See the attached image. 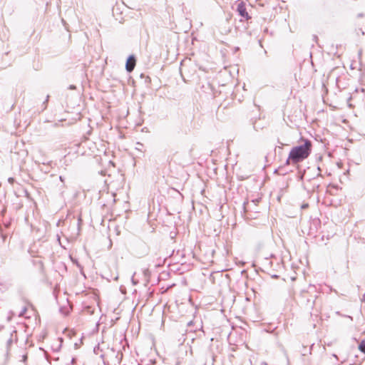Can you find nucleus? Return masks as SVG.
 <instances>
[{
  "label": "nucleus",
  "instance_id": "2",
  "mask_svg": "<svg viewBox=\"0 0 365 365\" xmlns=\"http://www.w3.org/2000/svg\"><path fill=\"white\" fill-rule=\"evenodd\" d=\"M237 11L239 14L246 20H249L251 18L246 10L245 4L242 1L237 4Z\"/></svg>",
  "mask_w": 365,
  "mask_h": 365
},
{
  "label": "nucleus",
  "instance_id": "3",
  "mask_svg": "<svg viewBox=\"0 0 365 365\" xmlns=\"http://www.w3.org/2000/svg\"><path fill=\"white\" fill-rule=\"evenodd\" d=\"M135 63H136V61H135V57L133 56H129L128 58L127 59L126 64H125V68H126L127 71H128V72L133 71L135 66Z\"/></svg>",
  "mask_w": 365,
  "mask_h": 365
},
{
  "label": "nucleus",
  "instance_id": "5",
  "mask_svg": "<svg viewBox=\"0 0 365 365\" xmlns=\"http://www.w3.org/2000/svg\"><path fill=\"white\" fill-rule=\"evenodd\" d=\"M359 349L365 354V341H362L359 344Z\"/></svg>",
  "mask_w": 365,
  "mask_h": 365
},
{
  "label": "nucleus",
  "instance_id": "4",
  "mask_svg": "<svg viewBox=\"0 0 365 365\" xmlns=\"http://www.w3.org/2000/svg\"><path fill=\"white\" fill-rule=\"evenodd\" d=\"M302 353L304 356L311 354V348H308L307 346H303V351Z\"/></svg>",
  "mask_w": 365,
  "mask_h": 365
},
{
  "label": "nucleus",
  "instance_id": "1",
  "mask_svg": "<svg viewBox=\"0 0 365 365\" xmlns=\"http://www.w3.org/2000/svg\"><path fill=\"white\" fill-rule=\"evenodd\" d=\"M300 143L291 149L286 165L297 164L309 157L312 148V142L308 139L301 138Z\"/></svg>",
  "mask_w": 365,
  "mask_h": 365
},
{
  "label": "nucleus",
  "instance_id": "6",
  "mask_svg": "<svg viewBox=\"0 0 365 365\" xmlns=\"http://www.w3.org/2000/svg\"><path fill=\"white\" fill-rule=\"evenodd\" d=\"M301 207H302V209H306V208L309 207V204L304 203L301 206Z\"/></svg>",
  "mask_w": 365,
  "mask_h": 365
}]
</instances>
